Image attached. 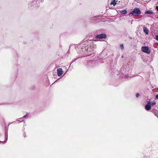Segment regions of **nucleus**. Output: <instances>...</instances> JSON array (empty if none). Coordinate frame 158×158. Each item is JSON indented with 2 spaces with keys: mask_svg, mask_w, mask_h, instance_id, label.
<instances>
[{
  "mask_svg": "<svg viewBox=\"0 0 158 158\" xmlns=\"http://www.w3.org/2000/svg\"><path fill=\"white\" fill-rule=\"evenodd\" d=\"M120 13L122 14H126L127 13V11L126 10H123L120 11Z\"/></svg>",
  "mask_w": 158,
  "mask_h": 158,
  "instance_id": "8",
  "label": "nucleus"
},
{
  "mask_svg": "<svg viewBox=\"0 0 158 158\" xmlns=\"http://www.w3.org/2000/svg\"><path fill=\"white\" fill-rule=\"evenodd\" d=\"M57 73L58 76H61L63 73V71L61 69L59 68L57 69Z\"/></svg>",
  "mask_w": 158,
  "mask_h": 158,
  "instance_id": "4",
  "label": "nucleus"
},
{
  "mask_svg": "<svg viewBox=\"0 0 158 158\" xmlns=\"http://www.w3.org/2000/svg\"><path fill=\"white\" fill-rule=\"evenodd\" d=\"M156 104V102L155 101H152V102H151V105H155Z\"/></svg>",
  "mask_w": 158,
  "mask_h": 158,
  "instance_id": "10",
  "label": "nucleus"
},
{
  "mask_svg": "<svg viewBox=\"0 0 158 158\" xmlns=\"http://www.w3.org/2000/svg\"><path fill=\"white\" fill-rule=\"evenodd\" d=\"M156 98L158 99V95L156 96Z\"/></svg>",
  "mask_w": 158,
  "mask_h": 158,
  "instance_id": "17",
  "label": "nucleus"
},
{
  "mask_svg": "<svg viewBox=\"0 0 158 158\" xmlns=\"http://www.w3.org/2000/svg\"><path fill=\"white\" fill-rule=\"evenodd\" d=\"M28 117V115L26 114V115L24 116V117L25 118H27Z\"/></svg>",
  "mask_w": 158,
  "mask_h": 158,
  "instance_id": "15",
  "label": "nucleus"
},
{
  "mask_svg": "<svg viewBox=\"0 0 158 158\" xmlns=\"http://www.w3.org/2000/svg\"><path fill=\"white\" fill-rule=\"evenodd\" d=\"M90 48H89L88 49H87V50L88 51H90Z\"/></svg>",
  "mask_w": 158,
  "mask_h": 158,
  "instance_id": "18",
  "label": "nucleus"
},
{
  "mask_svg": "<svg viewBox=\"0 0 158 158\" xmlns=\"http://www.w3.org/2000/svg\"><path fill=\"white\" fill-rule=\"evenodd\" d=\"M156 40L158 41V35L156 36Z\"/></svg>",
  "mask_w": 158,
  "mask_h": 158,
  "instance_id": "13",
  "label": "nucleus"
},
{
  "mask_svg": "<svg viewBox=\"0 0 158 158\" xmlns=\"http://www.w3.org/2000/svg\"><path fill=\"white\" fill-rule=\"evenodd\" d=\"M106 37V35L105 34H103L97 35L96 36V38L98 39V40H100L103 38H105Z\"/></svg>",
  "mask_w": 158,
  "mask_h": 158,
  "instance_id": "3",
  "label": "nucleus"
},
{
  "mask_svg": "<svg viewBox=\"0 0 158 158\" xmlns=\"http://www.w3.org/2000/svg\"><path fill=\"white\" fill-rule=\"evenodd\" d=\"M115 0H114V1L112 2L110 4L111 5H113L114 6L116 4V2L115 1Z\"/></svg>",
  "mask_w": 158,
  "mask_h": 158,
  "instance_id": "9",
  "label": "nucleus"
},
{
  "mask_svg": "<svg viewBox=\"0 0 158 158\" xmlns=\"http://www.w3.org/2000/svg\"><path fill=\"white\" fill-rule=\"evenodd\" d=\"M145 109L147 110H149L151 109V106L150 105L147 104L145 106Z\"/></svg>",
  "mask_w": 158,
  "mask_h": 158,
  "instance_id": "7",
  "label": "nucleus"
},
{
  "mask_svg": "<svg viewBox=\"0 0 158 158\" xmlns=\"http://www.w3.org/2000/svg\"><path fill=\"white\" fill-rule=\"evenodd\" d=\"M145 14H150V15L153 14L154 12L152 10H148L146 11L145 12Z\"/></svg>",
  "mask_w": 158,
  "mask_h": 158,
  "instance_id": "6",
  "label": "nucleus"
},
{
  "mask_svg": "<svg viewBox=\"0 0 158 158\" xmlns=\"http://www.w3.org/2000/svg\"><path fill=\"white\" fill-rule=\"evenodd\" d=\"M139 95V94L138 93H137L136 94V97H138Z\"/></svg>",
  "mask_w": 158,
  "mask_h": 158,
  "instance_id": "14",
  "label": "nucleus"
},
{
  "mask_svg": "<svg viewBox=\"0 0 158 158\" xmlns=\"http://www.w3.org/2000/svg\"><path fill=\"white\" fill-rule=\"evenodd\" d=\"M156 10H157V11H158V6H156Z\"/></svg>",
  "mask_w": 158,
  "mask_h": 158,
  "instance_id": "16",
  "label": "nucleus"
},
{
  "mask_svg": "<svg viewBox=\"0 0 158 158\" xmlns=\"http://www.w3.org/2000/svg\"><path fill=\"white\" fill-rule=\"evenodd\" d=\"M141 50L143 52L148 54L150 53V51L148 47L146 46L143 47H142Z\"/></svg>",
  "mask_w": 158,
  "mask_h": 158,
  "instance_id": "2",
  "label": "nucleus"
},
{
  "mask_svg": "<svg viewBox=\"0 0 158 158\" xmlns=\"http://www.w3.org/2000/svg\"><path fill=\"white\" fill-rule=\"evenodd\" d=\"M143 29L144 32L145 33L146 35H148L149 33V31L148 28L145 27H143Z\"/></svg>",
  "mask_w": 158,
  "mask_h": 158,
  "instance_id": "5",
  "label": "nucleus"
},
{
  "mask_svg": "<svg viewBox=\"0 0 158 158\" xmlns=\"http://www.w3.org/2000/svg\"><path fill=\"white\" fill-rule=\"evenodd\" d=\"M120 47H121V49H122V50H123L124 48V47H123V44H121L120 45Z\"/></svg>",
  "mask_w": 158,
  "mask_h": 158,
  "instance_id": "11",
  "label": "nucleus"
},
{
  "mask_svg": "<svg viewBox=\"0 0 158 158\" xmlns=\"http://www.w3.org/2000/svg\"><path fill=\"white\" fill-rule=\"evenodd\" d=\"M141 13V12L139 8H135L132 12L129 13V15L130 16H137L140 15Z\"/></svg>",
  "mask_w": 158,
  "mask_h": 158,
  "instance_id": "1",
  "label": "nucleus"
},
{
  "mask_svg": "<svg viewBox=\"0 0 158 158\" xmlns=\"http://www.w3.org/2000/svg\"><path fill=\"white\" fill-rule=\"evenodd\" d=\"M147 104H149V105H151V102H150V101L149 100V101H147Z\"/></svg>",
  "mask_w": 158,
  "mask_h": 158,
  "instance_id": "12",
  "label": "nucleus"
}]
</instances>
